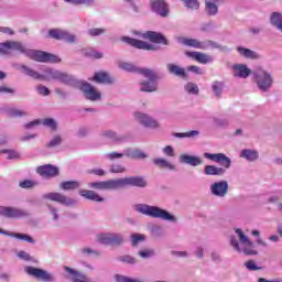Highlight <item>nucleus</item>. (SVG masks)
<instances>
[{
    "label": "nucleus",
    "mask_w": 282,
    "mask_h": 282,
    "mask_svg": "<svg viewBox=\"0 0 282 282\" xmlns=\"http://www.w3.org/2000/svg\"><path fill=\"white\" fill-rule=\"evenodd\" d=\"M205 160H210V162H215L216 164H220V166L216 165H205L204 166V175L208 176H221L226 175V171L232 166V160L224 154V153H209L205 152L203 154Z\"/></svg>",
    "instance_id": "nucleus-1"
},
{
    "label": "nucleus",
    "mask_w": 282,
    "mask_h": 282,
    "mask_svg": "<svg viewBox=\"0 0 282 282\" xmlns=\"http://www.w3.org/2000/svg\"><path fill=\"white\" fill-rule=\"evenodd\" d=\"M15 69H19L22 74H25V76H30L31 78H35V80H39L41 78H44L46 80H59V83H72V76L61 72V70H55L52 68H48L44 70V74L41 75L34 69L30 68L29 66H25L23 64H15L14 65Z\"/></svg>",
    "instance_id": "nucleus-2"
},
{
    "label": "nucleus",
    "mask_w": 282,
    "mask_h": 282,
    "mask_svg": "<svg viewBox=\"0 0 282 282\" xmlns=\"http://www.w3.org/2000/svg\"><path fill=\"white\" fill-rule=\"evenodd\" d=\"M236 236L230 237V246L236 252H242V254L257 256L259 252L254 248V242L243 234V230L236 229Z\"/></svg>",
    "instance_id": "nucleus-3"
},
{
    "label": "nucleus",
    "mask_w": 282,
    "mask_h": 282,
    "mask_svg": "<svg viewBox=\"0 0 282 282\" xmlns=\"http://www.w3.org/2000/svg\"><path fill=\"white\" fill-rule=\"evenodd\" d=\"M134 210L141 215H145V217H151L152 219H162V221H171L172 224L177 221V217L173 216L169 210L158 206L137 204Z\"/></svg>",
    "instance_id": "nucleus-4"
},
{
    "label": "nucleus",
    "mask_w": 282,
    "mask_h": 282,
    "mask_svg": "<svg viewBox=\"0 0 282 282\" xmlns=\"http://www.w3.org/2000/svg\"><path fill=\"white\" fill-rule=\"evenodd\" d=\"M253 76V83L256 84L257 89L262 91V94H268L274 85V76L272 72L258 66L251 72Z\"/></svg>",
    "instance_id": "nucleus-5"
},
{
    "label": "nucleus",
    "mask_w": 282,
    "mask_h": 282,
    "mask_svg": "<svg viewBox=\"0 0 282 282\" xmlns=\"http://www.w3.org/2000/svg\"><path fill=\"white\" fill-rule=\"evenodd\" d=\"M181 43L186 47H194L195 50H219L220 52H230L229 47L221 46L213 40L199 41L195 39L183 37Z\"/></svg>",
    "instance_id": "nucleus-6"
},
{
    "label": "nucleus",
    "mask_w": 282,
    "mask_h": 282,
    "mask_svg": "<svg viewBox=\"0 0 282 282\" xmlns=\"http://www.w3.org/2000/svg\"><path fill=\"white\" fill-rule=\"evenodd\" d=\"M139 74L147 78L139 83L140 91H145L148 94L158 91V75L154 73V70L149 68H141Z\"/></svg>",
    "instance_id": "nucleus-7"
},
{
    "label": "nucleus",
    "mask_w": 282,
    "mask_h": 282,
    "mask_svg": "<svg viewBox=\"0 0 282 282\" xmlns=\"http://www.w3.org/2000/svg\"><path fill=\"white\" fill-rule=\"evenodd\" d=\"M22 54L37 63H58V61H61L56 55L43 51L30 50L26 48L25 45L22 46Z\"/></svg>",
    "instance_id": "nucleus-8"
},
{
    "label": "nucleus",
    "mask_w": 282,
    "mask_h": 282,
    "mask_svg": "<svg viewBox=\"0 0 282 282\" xmlns=\"http://www.w3.org/2000/svg\"><path fill=\"white\" fill-rule=\"evenodd\" d=\"M124 186H134L137 188H147V180L142 176H127L117 178V189L124 188Z\"/></svg>",
    "instance_id": "nucleus-9"
},
{
    "label": "nucleus",
    "mask_w": 282,
    "mask_h": 282,
    "mask_svg": "<svg viewBox=\"0 0 282 282\" xmlns=\"http://www.w3.org/2000/svg\"><path fill=\"white\" fill-rule=\"evenodd\" d=\"M229 188H230V185H228V181L220 180V181L214 182L209 185V193L214 197L224 199V197L228 196Z\"/></svg>",
    "instance_id": "nucleus-10"
},
{
    "label": "nucleus",
    "mask_w": 282,
    "mask_h": 282,
    "mask_svg": "<svg viewBox=\"0 0 282 282\" xmlns=\"http://www.w3.org/2000/svg\"><path fill=\"white\" fill-rule=\"evenodd\" d=\"M42 199H47L48 202H55L62 206H74L76 200L74 198L67 197L58 192H50L42 196Z\"/></svg>",
    "instance_id": "nucleus-11"
},
{
    "label": "nucleus",
    "mask_w": 282,
    "mask_h": 282,
    "mask_svg": "<svg viewBox=\"0 0 282 282\" xmlns=\"http://www.w3.org/2000/svg\"><path fill=\"white\" fill-rule=\"evenodd\" d=\"M134 120L139 122V124H142V127H145L147 129H160L162 124L156 119H153V117L144 113V112H134Z\"/></svg>",
    "instance_id": "nucleus-12"
},
{
    "label": "nucleus",
    "mask_w": 282,
    "mask_h": 282,
    "mask_svg": "<svg viewBox=\"0 0 282 282\" xmlns=\"http://www.w3.org/2000/svg\"><path fill=\"white\" fill-rule=\"evenodd\" d=\"M24 272L29 274V276H34L37 281H45V282H52L54 281V275L50 272L34 268V267H25Z\"/></svg>",
    "instance_id": "nucleus-13"
},
{
    "label": "nucleus",
    "mask_w": 282,
    "mask_h": 282,
    "mask_svg": "<svg viewBox=\"0 0 282 282\" xmlns=\"http://www.w3.org/2000/svg\"><path fill=\"white\" fill-rule=\"evenodd\" d=\"M11 52H23V43L17 41H6L0 43V56H10Z\"/></svg>",
    "instance_id": "nucleus-14"
},
{
    "label": "nucleus",
    "mask_w": 282,
    "mask_h": 282,
    "mask_svg": "<svg viewBox=\"0 0 282 282\" xmlns=\"http://www.w3.org/2000/svg\"><path fill=\"white\" fill-rule=\"evenodd\" d=\"M0 215L7 219H21L28 217V212L17 207L0 206Z\"/></svg>",
    "instance_id": "nucleus-15"
},
{
    "label": "nucleus",
    "mask_w": 282,
    "mask_h": 282,
    "mask_svg": "<svg viewBox=\"0 0 282 282\" xmlns=\"http://www.w3.org/2000/svg\"><path fill=\"white\" fill-rule=\"evenodd\" d=\"M121 41L128 45H131L132 47H135L137 50H147L148 52H155V50H158V46L153 44H149L148 42L138 39H131L129 36H123Z\"/></svg>",
    "instance_id": "nucleus-16"
},
{
    "label": "nucleus",
    "mask_w": 282,
    "mask_h": 282,
    "mask_svg": "<svg viewBox=\"0 0 282 282\" xmlns=\"http://www.w3.org/2000/svg\"><path fill=\"white\" fill-rule=\"evenodd\" d=\"M88 188H94L95 191H118V183L116 180L108 181H97L88 183Z\"/></svg>",
    "instance_id": "nucleus-17"
},
{
    "label": "nucleus",
    "mask_w": 282,
    "mask_h": 282,
    "mask_svg": "<svg viewBox=\"0 0 282 282\" xmlns=\"http://www.w3.org/2000/svg\"><path fill=\"white\" fill-rule=\"evenodd\" d=\"M48 36H51V39H56V41H65L66 43L76 42V35L61 29L50 30Z\"/></svg>",
    "instance_id": "nucleus-18"
},
{
    "label": "nucleus",
    "mask_w": 282,
    "mask_h": 282,
    "mask_svg": "<svg viewBox=\"0 0 282 282\" xmlns=\"http://www.w3.org/2000/svg\"><path fill=\"white\" fill-rule=\"evenodd\" d=\"M80 89L86 100H91V102H96V100H100L102 98L100 91L94 88V86H91L89 83H83Z\"/></svg>",
    "instance_id": "nucleus-19"
},
{
    "label": "nucleus",
    "mask_w": 282,
    "mask_h": 282,
    "mask_svg": "<svg viewBox=\"0 0 282 282\" xmlns=\"http://www.w3.org/2000/svg\"><path fill=\"white\" fill-rule=\"evenodd\" d=\"M150 7L152 12H155V14H159V17H169V6H166L164 0H151Z\"/></svg>",
    "instance_id": "nucleus-20"
},
{
    "label": "nucleus",
    "mask_w": 282,
    "mask_h": 282,
    "mask_svg": "<svg viewBox=\"0 0 282 282\" xmlns=\"http://www.w3.org/2000/svg\"><path fill=\"white\" fill-rule=\"evenodd\" d=\"M139 37L144 41H151V43H161L162 45H166V37L161 33L155 31H147L145 33H139Z\"/></svg>",
    "instance_id": "nucleus-21"
},
{
    "label": "nucleus",
    "mask_w": 282,
    "mask_h": 282,
    "mask_svg": "<svg viewBox=\"0 0 282 282\" xmlns=\"http://www.w3.org/2000/svg\"><path fill=\"white\" fill-rule=\"evenodd\" d=\"M178 162L181 164H187L188 166H202V164H204L202 158L191 154H181L178 156Z\"/></svg>",
    "instance_id": "nucleus-22"
},
{
    "label": "nucleus",
    "mask_w": 282,
    "mask_h": 282,
    "mask_svg": "<svg viewBox=\"0 0 282 282\" xmlns=\"http://www.w3.org/2000/svg\"><path fill=\"white\" fill-rule=\"evenodd\" d=\"M37 173L41 175V177H56L58 175V167L52 165V164H46L37 167Z\"/></svg>",
    "instance_id": "nucleus-23"
},
{
    "label": "nucleus",
    "mask_w": 282,
    "mask_h": 282,
    "mask_svg": "<svg viewBox=\"0 0 282 282\" xmlns=\"http://www.w3.org/2000/svg\"><path fill=\"white\" fill-rule=\"evenodd\" d=\"M187 56L194 61H197V63H200L202 65H208V63H213L214 61L210 55L200 52H187Z\"/></svg>",
    "instance_id": "nucleus-24"
},
{
    "label": "nucleus",
    "mask_w": 282,
    "mask_h": 282,
    "mask_svg": "<svg viewBox=\"0 0 282 282\" xmlns=\"http://www.w3.org/2000/svg\"><path fill=\"white\" fill-rule=\"evenodd\" d=\"M232 70L235 78H248L252 74V70L246 64H236L232 66Z\"/></svg>",
    "instance_id": "nucleus-25"
},
{
    "label": "nucleus",
    "mask_w": 282,
    "mask_h": 282,
    "mask_svg": "<svg viewBox=\"0 0 282 282\" xmlns=\"http://www.w3.org/2000/svg\"><path fill=\"white\" fill-rule=\"evenodd\" d=\"M269 23L271 28L278 30V32L282 33V12L273 11L269 15Z\"/></svg>",
    "instance_id": "nucleus-26"
},
{
    "label": "nucleus",
    "mask_w": 282,
    "mask_h": 282,
    "mask_svg": "<svg viewBox=\"0 0 282 282\" xmlns=\"http://www.w3.org/2000/svg\"><path fill=\"white\" fill-rule=\"evenodd\" d=\"M236 50L239 56H242L243 58H248L249 61H259V58H261V55L259 53L250 48L238 46Z\"/></svg>",
    "instance_id": "nucleus-27"
},
{
    "label": "nucleus",
    "mask_w": 282,
    "mask_h": 282,
    "mask_svg": "<svg viewBox=\"0 0 282 282\" xmlns=\"http://www.w3.org/2000/svg\"><path fill=\"white\" fill-rule=\"evenodd\" d=\"M123 155L126 158H130L131 160H145V158H149V155L140 149H131L127 148L123 150Z\"/></svg>",
    "instance_id": "nucleus-28"
},
{
    "label": "nucleus",
    "mask_w": 282,
    "mask_h": 282,
    "mask_svg": "<svg viewBox=\"0 0 282 282\" xmlns=\"http://www.w3.org/2000/svg\"><path fill=\"white\" fill-rule=\"evenodd\" d=\"M0 235H6L7 237H13L14 239H19L20 241H26V243H36L34 238L28 234H14L8 230L0 229Z\"/></svg>",
    "instance_id": "nucleus-29"
},
{
    "label": "nucleus",
    "mask_w": 282,
    "mask_h": 282,
    "mask_svg": "<svg viewBox=\"0 0 282 282\" xmlns=\"http://www.w3.org/2000/svg\"><path fill=\"white\" fill-rule=\"evenodd\" d=\"M79 195L85 199H89L90 202H97L99 204L105 202V197L91 189H82L79 191Z\"/></svg>",
    "instance_id": "nucleus-30"
},
{
    "label": "nucleus",
    "mask_w": 282,
    "mask_h": 282,
    "mask_svg": "<svg viewBox=\"0 0 282 282\" xmlns=\"http://www.w3.org/2000/svg\"><path fill=\"white\" fill-rule=\"evenodd\" d=\"M95 83H99L102 85H111L113 84V77L109 76L105 72L95 73L94 77L91 78Z\"/></svg>",
    "instance_id": "nucleus-31"
},
{
    "label": "nucleus",
    "mask_w": 282,
    "mask_h": 282,
    "mask_svg": "<svg viewBox=\"0 0 282 282\" xmlns=\"http://www.w3.org/2000/svg\"><path fill=\"white\" fill-rule=\"evenodd\" d=\"M240 158L247 160V162H257V160H259V151L256 149L241 150Z\"/></svg>",
    "instance_id": "nucleus-32"
},
{
    "label": "nucleus",
    "mask_w": 282,
    "mask_h": 282,
    "mask_svg": "<svg viewBox=\"0 0 282 282\" xmlns=\"http://www.w3.org/2000/svg\"><path fill=\"white\" fill-rule=\"evenodd\" d=\"M167 72L178 78H186V70L176 64H167Z\"/></svg>",
    "instance_id": "nucleus-33"
},
{
    "label": "nucleus",
    "mask_w": 282,
    "mask_h": 282,
    "mask_svg": "<svg viewBox=\"0 0 282 282\" xmlns=\"http://www.w3.org/2000/svg\"><path fill=\"white\" fill-rule=\"evenodd\" d=\"M153 164L154 166H159V169H169L170 171H175V165L164 158L153 159Z\"/></svg>",
    "instance_id": "nucleus-34"
},
{
    "label": "nucleus",
    "mask_w": 282,
    "mask_h": 282,
    "mask_svg": "<svg viewBox=\"0 0 282 282\" xmlns=\"http://www.w3.org/2000/svg\"><path fill=\"white\" fill-rule=\"evenodd\" d=\"M101 135H104V138H109L112 142H124V140H127V137L118 134L113 130H105Z\"/></svg>",
    "instance_id": "nucleus-35"
},
{
    "label": "nucleus",
    "mask_w": 282,
    "mask_h": 282,
    "mask_svg": "<svg viewBox=\"0 0 282 282\" xmlns=\"http://www.w3.org/2000/svg\"><path fill=\"white\" fill-rule=\"evenodd\" d=\"M205 12L206 14H208V17H217V13L219 12V7L213 1L206 0Z\"/></svg>",
    "instance_id": "nucleus-36"
},
{
    "label": "nucleus",
    "mask_w": 282,
    "mask_h": 282,
    "mask_svg": "<svg viewBox=\"0 0 282 282\" xmlns=\"http://www.w3.org/2000/svg\"><path fill=\"white\" fill-rule=\"evenodd\" d=\"M64 2L69 6H86V8L96 6V0H64Z\"/></svg>",
    "instance_id": "nucleus-37"
},
{
    "label": "nucleus",
    "mask_w": 282,
    "mask_h": 282,
    "mask_svg": "<svg viewBox=\"0 0 282 282\" xmlns=\"http://www.w3.org/2000/svg\"><path fill=\"white\" fill-rule=\"evenodd\" d=\"M80 187V183L78 181H66L62 182L59 188L62 191H76V188Z\"/></svg>",
    "instance_id": "nucleus-38"
},
{
    "label": "nucleus",
    "mask_w": 282,
    "mask_h": 282,
    "mask_svg": "<svg viewBox=\"0 0 282 282\" xmlns=\"http://www.w3.org/2000/svg\"><path fill=\"white\" fill-rule=\"evenodd\" d=\"M119 68L123 69V72H130V73H135V74H140V69H142V68H138L135 65H133L131 63H127V62L119 63Z\"/></svg>",
    "instance_id": "nucleus-39"
},
{
    "label": "nucleus",
    "mask_w": 282,
    "mask_h": 282,
    "mask_svg": "<svg viewBox=\"0 0 282 282\" xmlns=\"http://www.w3.org/2000/svg\"><path fill=\"white\" fill-rule=\"evenodd\" d=\"M184 89L186 94H189L192 96H197L199 94V87L197 84L189 82L184 86Z\"/></svg>",
    "instance_id": "nucleus-40"
},
{
    "label": "nucleus",
    "mask_w": 282,
    "mask_h": 282,
    "mask_svg": "<svg viewBox=\"0 0 282 282\" xmlns=\"http://www.w3.org/2000/svg\"><path fill=\"white\" fill-rule=\"evenodd\" d=\"M124 242L122 234L110 232V246H120Z\"/></svg>",
    "instance_id": "nucleus-41"
},
{
    "label": "nucleus",
    "mask_w": 282,
    "mask_h": 282,
    "mask_svg": "<svg viewBox=\"0 0 282 282\" xmlns=\"http://www.w3.org/2000/svg\"><path fill=\"white\" fill-rule=\"evenodd\" d=\"M98 243H102L104 246H111V232L99 234L97 236Z\"/></svg>",
    "instance_id": "nucleus-42"
},
{
    "label": "nucleus",
    "mask_w": 282,
    "mask_h": 282,
    "mask_svg": "<svg viewBox=\"0 0 282 282\" xmlns=\"http://www.w3.org/2000/svg\"><path fill=\"white\" fill-rule=\"evenodd\" d=\"M63 143V137L61 134L54 135L51 141L46 144L48 149H54L56 147H61Z\"/></svg>",
    "instance_id": "nucleus-43"
},
{
    "label": "nucleus",
    "mask_w": 282,
    "mask_h": 282,
    "mask_svg": "<svg viewBox=\"0 0 282 282\" xmlns=\"http://www.w3.org/2000/svg\"><path fill=\"white\" fill-rule=\"evenodd\" d=\"M199 135V131L191 130L188 132H175L173 134L174 138H197Z\"/></svg>",
    "instance_id": "nucleus-44"
},
{
    "label": "nucleus",
    "mask_w": 282,
    "mask_h": 282,
    "mask_svg": "<svg viewBox=\"0 0 282 282\" xmlns=\"http://www.w3.org/2000/svg\"><path fill=\"white\" fill-rule=\"evenodd\" d=\"M214 124L219 129H228L230 120L228 118H216L214 119Z\"/></svg>",
    "instance_id": "nucleus-45"
},
{
    "label": "nucleus",
    "mask_w": 282,
    "mask_h": 282,
    "mask_svg": "<svg viewBox=\"0 0 282 282\" xmlns=\"http://www.w3.org/2000/svg\"><path fill=\"white\" fill-rule=\"evenodd\" d=\"M0 154L7 155V160H19L21 158L17 150H0Z\"/></svg>",
    "instance_id": "nucleus-46"
},
{
    "label": "nucleus",
    "mask_w": 282,
    "mask_h": 282,
    "mask_svg": "<svg viewBox=\"0 0 282 282\" xmlns=\"http://www.w3.org/2000/svg\"><path fill=\"white\" fill-rule=\"evenodd\" d=\"M41 124H43V127H47L51 131H56V129H58V123H56V120L52 118L44 119L41 121Z\"/></svg>",
    "instance_id": "nucleus-47"
},
{
    "label": "nucleus",
    "mask_w": 282,
    "mask_h": 282,
    "mask_svg": "<svg viewBox=\"0 0 282 282\" xmlns=\"http://www.w3.org/2000/svg\"><path fill=\"white\" fill-rule=\"evenodd\" d=\"M50 212V215H52L53 221H58L61 219V215H58V208L52 204L46 205Z\"/></svg>",
    "instance_id": "nucleus-48"
},
{
    "label": "nucleus",
    "mask_w": 282,
    "mask_h": 282,
    "mask_svg": "<svg viewBox=\"0 0 282 282\" xmlns=\"http://www.w3.org/2000/svg\"><path fill=\"white\" fill-rule=\"evenodd\" d=\"M147 240V236L142 234H132L131 235V243L132 246H138V243H142V241Z\"/></svg>",
    "instance_id": "nucleus-49"
},
{
    "label": "nucleus",
    "mask_w": 282,
    "mask_h": 282,
    "mask_svg": "<svg viewBox=\"0 0 282 282\" xmlns=\"http://www.w3.org/2000/svg\"><path fill=\"white\" fill-rule=\"evenodd\" d=\"M183 3L187 10H199L198 0H183Z\"/></svg>",
    "instance_id": "nucleus-50"
},
{
    "label": "nucleus",
    "mask_w": 282,
    "mask_h": 282,
    "mask_svg": "<svg viewBox=\"0 0 282 282\" xmlns=\"http://www.w3.org/2000/svg\"><path fill=\"white\" fill-rule=\"evenodd\" d=\"M9 116L11 118H23V117L28 116V111L11 108L9 110Z\"/></svg>",
    "instance_id": "nucleus-51"
},
{
    "label": "nucleus",
    "mask_w": 282,
    "mask_h": 282,
    "mask_svg": "<svg viewBox=\"0 0 282 282\" xmlns=\"http://www.w3.org/2000/svg\"><path fill=\"white\" fill-rule=\"evenodd\" d=\"M107 32V29L104 28H93L88 30V35L89 36H102Z\"/></svg>",
    "instance_id": "nucleus-52"
},
{
    "label": "nucleus",
    "mask_w": 282,
    "mask_h": 282,
    "mask_svg": "<svg viewBox=\"0 0 282 282\" xmlns=\"http://www.w3.org/2000/svg\"><path fill=\"white\" fill-rule=\"evenodd\" d=\"M245 268H247L249 272H257L261 270V267L257 265V262L254 260H249L245 262Z\"/></svg>",
    "instance_id": "nucleus-53"
},
{
    "label": "nucleus",
    "mask_w": 282,
    "mask_h": 282,
    "mask_svg": "<svg viewBox=\"0 0 282 282\" xmlns=\"http://www.w3.org/2000/svg\"><path fill=\"white\" fill-rule=\"evenodd\" d=\"M109 172L115 173V174L126 173L127 167H124L123 165H120V164H113V165H110Z\"/></svg>",
    "instance_id": "nucleus-54"
},
{
    "label": "nucleus",
    "mask_w": 282,
    "mask_h": 282,
    "mask_svg": "<svg viewBox=\"0 0 282 282\" xmlns=\"http://www.w3.org/2000/svg\"><path fill=\"white\" fill-rule=\"evenodd\" d=\"M139 257H141V259H151V257H155V251H153V249H144L139 251Z\"/></svg>",
    "instance_id": "nucleus-55"
},
{
    "label": "nucleus",
    "mask_w": 282,
    "mask_h": 282,
    "mask_svg": "<svg viewBox=\"0 0 282 282\" xmlns=\"http://www.w3.org/2000/svg\"><path fill=\"white\" fill-rule=\"evenodd\" d=\"M187 72H192V74H196L197 76H204V74H206L202 67L195 65L188 66Z\"/></svg>",
    "instance_id": "nucleus-56"
},
{
    "label": "nucleus",
    "mask_w": 282,
    "mask_h": 282,
    "mask_svg": "<svg viewBox=\"0 0 282 282\" xmlns=\"http://www.w3.org/2000/svg\"><path fill=\"white\" fill-rule=\"evenodd\" d=\"M163 155H166V158H175V149L171 145H166L162 149Z\"/></svg>",
    "instance_id": "nucleus-57"
},
{
    "label": "nucleus",
    "mask_w": 282,
    "mask_h": 282,
    "mask_svg": "<svg viewBox=\"0 0 282 282\" xmlns=\"http://www.w3.org/2000/svg\"><path fill=\"white\" fill-rule=\"evenodd\" d=\"M41 124V120L35 119L31 122H28L23 126L24 129H26L28 131H32V129H36V127H39Z\"/></svg>",
    "instance_id": "nucleus-58"
},
{
    "label": "nucleus",
    "mask_w": 282,
    "mask_h": 282,
    "mask_svg": "<svg viewBox=\"0 0 282 282\" xmlns=\"http://www.w3.org/2000/svg\"><path fill=\"white\" fill-rule=\"evenodd\" d=\"M212 87L216 96H221V90L224 89V84L221 82H215Z\"/></svg>",
    "instance_id": "nucleus-59"
},
{
    "label": "nucleus",
    "mask_w": 282,
    "mask_h": 282,
    "mask_svg": "<svg viewBox=\"0 0 282 282\" xmlns=\"http://www.w3.org/2000/svg\"><path fill=\"white\" fill-rule=\"evenodd\" d=\"M88 173L89 175H96L97 177H105V175H107V171L102 169H91Z\"/></svg>",
    "instance_id": "nucleus-60"
},
{
    "label": "nucleus",
    "mask_w": 282,
    "mask_h": 282,
    "mask_svg": "<svg viewBox=\"0 0 282 282\" xmlns=\"http://www.w3.org/2000/svg\"><path fill=\"white\" fill-rule=\"evenodd\" d=\"M20 188H34L36 186V182L25 180L19 183Z\"/></svg>",
    "instance_id": "nucleus-61"
},
{
    "label": "nucleus",
    "mask_w": 282,
    "mask_h": 282,
    "mask_svg": "<svg viewBox=\"0 0 282 282\" xmlns=\"http://www.w3.org/2000/svg\"><path fill=\"white\" fill-rule=\"evenodd\" d=\"M107 160H120L124 158V153H119V152H110L106 154Z\"/></svg>",
    "instance_id": "nucleus-62"
},
{
    "label": "nucleus",
    "mask_w": 282,
    "mask_h": 282,
    "mask_svg": "<svg viewBox=\"0 0 282 282\" xmlns=\"http://www.w3.org/2000/svg\"><path fill=\"white\" fill-rule=\"evenodd\" d=\"M18 257H19V259H22L23 261H34V258L25 251L18 252Z\"/></svg>",
    "instance_id": "nucleus-63"
},
{
    "label": "nucleus",
    "mask_w": 282,
    "mask_h": 282,
    "mask_svg": "<svg viewBox=\"0 0 282 282\" xmlns=\"http://www.w3.org/2000/svg\"><path fill=\"white\" fill-rule=\"evenodd\" d=\"M36 91L40 96H50V89L43 85H39L36 87Z\"/></svg>",
    "instance_id": "nucleus-64"
}]
</instances>
